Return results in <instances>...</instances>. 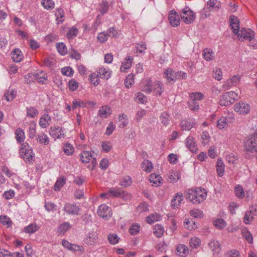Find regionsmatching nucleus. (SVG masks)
<instances>
[{
	"mask_svg": "<svg viewBox=\"0 0 257 257\" xmlns=\"http://www.w3.org/2000/svg\"><path fill=\"white\" fill-rule=\"evenodd\" d=\"M185 197L194 204H199L206 199L207 191L203 188L189 189L185 193Z\"/></svg>",
	"mask_w": 257,
	"mask_h": 257,
	"instance_id": "obj_1",
	"label": "nucleus"
},
{
	"mask_svg": "<svg viewBox=\"0 0 257 257\" xmlns=\"http://www.w3.org/2000/svg\"><path fill=\"white\" fill-rule=\"evenodd\" d=\"M22 158L26 162H32L34 157V153L30 145L26 142L23 143L20 150Z\"/></svg>",
	"mask_w": 257,
	"mask_h": 257,
	"instance_id": "obj_2",
	"label": "nucleus"
},
{
	"mask_svg": "<svg viewBox=\"0 0 257 257\" xmlns=\"http://www.w3.org/2000/svg\"><path fill=\"white\" fill-rule=\"evenodd\" d=\"M238 98V93L234 91H228L224 93L220 99L221 106H228L233 103Z\"/></svg>",
	"mask_w": 257,
	"mask_h": 257,
	"instance_id": "obj_3",
	"label": "nucleus"
},
{
	"mask_svg": "<svg viewBox=\"0 0 257 257\" xmlns=\"http://www.w3.org/2000/svg\"><path fill=\"white\" fill-rule=\"evenodd\" d=\"M245 151L249 152H257V132L249 136L244 143Z\"/></svg>",
	"mask_w": 257,
	"mask_h": 257,
	"instance_id": "obj_4",
	"label": "nucleus"
},
{
	"mask_svg": "<svg viewBox=\"0 0 257 257\" xmlns=\"http://www.w3.org/2000/svg\"><path fill=\"white\" fill-rule=\"evenodd\" d=\"M110 193L111 194L112 197L119 198L126 201L130 200L132 198V195L130 193L120 188L112 187L110 188Z\"/></svg>",
	"mask_w": 257,
	"mask_h": 257,
	"instance_id": "obj_5",
	"label": "nucleus"
},
{
	"mask_svg": "<svg viewBox=\"0 0 257 257\" xmlns=\"http://www.w3.org/2000/svg\"><path fill=\"white\" fill-rule=\"evenodd\" d=\"M92 159L91 164H90L88 168L90 170H93L97 164L96 159L95 158H92L91 153L89 151H83L81 154V160L83 163H88Z\"/></svg>",
	"mask_w": 257,
	"mask_h": 257,
	"instance_id": "obj_6",
	"label": "nucleus"
},
{
	"mask_svg": "<svg viewBox=\"0 0 257 257\" xmlns=\"http://www.w3.org/2000/svg\"><path fill=\"white\" fill-rule=\"evenodd\" d=\"M180 17L184 22L187 24L192 23L195 19V14L188 7H186L181 11Z\"/></svg>",
	"mask_w": 257,
	"mask_h": 257,
	"instance_id": "obj_7",
	"label": "nucleus"
},
{
	"mask_svg": "<svg viewBox=\"0 0 257 257\" xmlns=\"http://www.w3.org/2000/svg\"><path fill=\"white\" fill-rule=\"evenodd\" d=\"M236 35H237L239 40L241 41H243L245 39L251 41L254 38L255 33L250 29H245L242 28L240 31H238V33Z\"/></svg>",
	"mask_w": 257,
	"mask_h": 257,
	"instance_id": "obj_8",
	"label": "nucleus"
},
{
	"mask_svg": "<svg viewBox=\"0 0 257 257\" xmlns=\"http://www.w3.org/2000/svg\"><path fill=\"white\" fill-rule=\"evenodd\" d=\"M67 214L78 215L79 214L80 209L75 203H67L64 204L63 209Z\"/></svg>",
	"mask_w": 257,
	"mask_h": 257,
	"instance_id": "obj_9",
	"label": "nucleus"
},
{
	"mask_svg": "<svg viewBox=\"0 0 257 257\" xmlns=\"http://www.w3.org/2000/svg\"><path fill=\"white\" fill-rule=\"evenodd\" d=\"M98 234L94 231H90L86 234L84 242L89 245H94L98 242Z\"/></svg>",
	"mask_w": 257,
	"mask_h": 257,
	"instance_id": "obj_10",
	"label": "nucleus"
},
{
	"mask_svg": "<svg viewBox=\"0 0 257 257\" xmlns=\"http://www.w3.org/2000/svg\"><path fill=\"white\" fill-rule=\"evenodd\" d=\"M97 213L100 217L106 219L109 218L112 215L111 208L105 204L100 205L98 207Z\"/></svg>",
	"mask_w": 257,
	"mask_h": 257,
	"instance_id": "obj_11",
	"label": "nucleus"
},
{
	"mask_svg": "<svg viewBox=\"0 0 257 257\" xmlns=\"http://www.w3.org/2000/svg\"><path fill=\"white\" fill-rule=\"evenodd\" d=\"M234 107L235 111L240 114H246L250 110L249 105L243 102L235 103Z\"/></svg>",
	"mask_w": 257,
	"mask_h": 257,
	"instance_id": "obj_12",
	"label": "nucleus"
},
{
	"mask_svg": "<svg viewBox=\"0 0 257 257\" xmlns=\"http://www.w3.org/2000/svg\"><path fill=\"white\" fill-rule=\"evenodd\" d=\"M196 124L195 120L189 118L182 120L180 123V126L182 131H190Z\"/></svg>",
	"mask_w": 257,
	"mask_h": 257,
	"instance_id": "obj_13",
	"label": "nucleus"
},
{
	"mask_svg": "<svg viewBox=\"0 0 257 257\" xmlns=\"http://www.w3.org/2000/svg\"><path fill=\"white\" fill-rule=\"evenodd\" d=\"M49 134L54 139H61L65 137L62 128L59 126L51 127L50 129Z\"/></svg>",
	"mask_w": 257,
	"mask_h": 257,
	"instance_id": "obj_14",
	"label": "nucleus"
},
{
	"mask_svg": "<svg viewBox=\"0 0 257 257\" xmlns=\"http://www.w3.org/2000/svg\"><path fill=\"white\" fill-rule=\"evenodd\" d=\"M185 144L187 149H188L191 152L195 153L197 150V145L195 139L189 136L185 140Z\"/></svg>",
	"mask_w": 257,
	"mask_h": 257,
	"instance_id": "obj_15",
	"label": "nucleus"
},
{
	"mask_svg": "<svg viewBox=\"0 0 257 257\" xmlns=\"http://www.w3.org/2000/svg\"><path fill=\"white\" fill-rule=\"evenodd\" d=\"M174 73H175V71L172 68H168L164 70L163 75L164 77L167 80V83L173 84L176 81Z\"/></svg>",
	"mask_w": 257,
	"mask_h": 257,
	"instance_id": "obj_16",
	"label": "nucleus"
},
{
	"mask_svg": "<svg viewBox=\"0 0 257 257\" xmlns=\"http://www.w3.org/2000/svg\"><path fill=\"white\" fill-rule=\"evenodd\" d=\"M169 21L171 25L174 27L180 24V19L178 14L174 10H172L169 14Z\"/></svg>",
	"mask_w": 257,
	"mask_h": 257,
	"instance_id": "obj_17",
	"label": "nucleus"
},
{
	"mask_svg": "<svg viewBox=\"0 0 257 257\" xmlns=\"http://www.w3.org/2000/svg\"><path fill=\"white\" fill-rule=\"evenodd\" d=\"M230 26L233 33L237 35L238 33L239 29V21L238 18L235 16L232 15L230 17Z\"/></svg>",
	"mask_w": 257,
	"mask_h": 257,
	"instance_id": "obj_18",
	"label": "nucleus"
},
{
	"mask_svg": "<svg viewBox=\"0 0 257 257\" xmlns=\"http://www.w3.org/2000/svg\"><path fill=\"white\" fill-rule=\"evenodd\" d=\"M62 245L70 250L81 251L83 250V247L75 244H72L68 241L63 239L62 241Z\"/></svg>",
	"mask_w": 257,
	"mask_h": 257,
	"instance_id": "obj_19",
	"label": "nucleus"
},
{
	"mask_svg": "<svg viewBox=\"0 0 257 257\" xmlns=\"http://www.w3.org/2000/svg\"><path fill=\"white\" fill-rule=\"evenodd\" d=\"M51 121V117L48 114H44L40 118L39 124L41 127L46 128L50 124Z\"/></svg>",
	"mask_w": 257,
	"mask_h": 257,
	"instance_id": "obj_20",
	"label": "nucleus"
},
{
	"mask_svg": "<svg viewBox=\"0 0 257 257\" xmlns=\"http://www.w3.org/2000/svg\"><path fill=\"white\" fill-rule=\"evenodd\" d=\"M153 90L156 96H161L164 91L163 83L160 81H155Z\"/></svg>",
	"mask_w": 257,
	"mask_h": 257,
	"instance_id": "obj_21",
	"label": "nucleus"
},
{
	"mask_svg": "<svg viewBox=\"0 0 257 257\" xmlns=\"http://www.w3.org/2000/svg\"><path fill=\"white\" fill-rule=\"evenodd\" d=\"M97 71L101 78L108 79L110 77L111 71L108 68L101 66L97 69Z\"/></svg>",
	"mask_w": 257,
	"mask_h": 257,
	"instance_id": "obj_22",
	"label": "nucleus"
},
{
	"mask_svg": "<svg viewBox=\"0 0 257 257\" xmlns=\"http://www.w3.org/2000/svg\"><path fill=\"white\" fill-rule=\"evenodd\" d=\"M36 140L40 144L43 145H47L50 142L49 137L43 133L37 134L36 136Z\"/></svg>",
	"mask_w": 257,
	"mask_h": 257,
	"instance_id": "obj_23",
	"label": "nucleus"
},
{
	"mask_svg": "<svg viewBox=\"0 0 257 257\" xmlns=\"http://www.w3.org/2000/svg\"><path fill=\"white\" fill-rule=\"evenodd\" d=\"M176 254L180 256H185L189 252L187 246L183 244H179L176 248Z\"/></svg>",
	"mask_w": 257,
	"mask_h": 257,
	"instance_id": "obj_24",
	"label": "nucleus"
},
{
	"mask_svg": "<svg viewBox=\"0 0 257 257\" xmlns=\"http://www.w3.org/2000/svg\"><path fill=\"white\" fill-rule=\"evenodd\" d=\"M208 246L214 253H218L221 250L220 243L215 239L211 240L208 243Z\"/></svg>",
	"mask_w": 257,
	"mask_h": 257,
	"instance_id": "obj_25",
	"label": "nucleus"
},
{
	"mask_svg": "<svg viewBox=\"0 0 257 257\" xmlns=\"http://www.w3.org/2000/svg\"><path fill=\"white\" fill-rule=\"evenodd\" d=\"M12 57L14 62H20L23 59L22 52L19 49H15L12 53Z\"/></svg>",
	"mask_w": 257,
	"mask_h": 257,
	"instance_id": "obj_26",
	"label": "nucleus"
},
{
	"mask_svg": "<svg viewBox=\"0 0 257 257\" xmlns=\"http://www.w3.org/2000/svg\"><path fill=\"white\" fill-rule=\"evenodd\" d=\"M159 118L161 123L164 126H167L170 124L171 116L167 112H162Z\"/></svg>",
	"mask_w": 257,
	"mask_h": 257,
	"instance_id": "obj_27",
	"label": "nucleus"
},
{
	"mask_svg": "<svg viewBox=\"0 0 257 257\" xmlns=\"http://www.w3.org/2000/svg\"><path fill=\"white\" fill-rule=\"evenodd\" d=\"M98 114L101 118H107L111 114L110 108L106 106H102L98 111Z\"/></svg>",
	"mask_w": 257,
	"mask_h": 257,
	"instance_id": "obj_28",
	"label": "nucleus"
},
{
	"mask_svg": "<svg viewBox=\"0 0 257 257\" xmlns=\"http://www.w3.org/2000/svg\"><path fill=\"white\" fill-rule=\"evenodd\" d=\"M183 198V195L182 193H177L172 200L171 205L174 208H178Z\"/></svg>",
	"mask_w": 257,
	"mask_h": 257,
	"instance_id": "obj_29",
	"label": "nucleus"
},
{
	"mask_svg": "<svg viewBox=\"0 0 257 257\" xmlns=\"http://www.w3.org/2000/svg\"><path fill=\"white\" fill-rule=\"evenodd\" d=\"M133 60V58L131 56L128 57L127 59H125L121 64L120 68V71L125 72L126 70L130 68L132 64Z\"/></svg>",
	"mask_w": 257,
	"mask_h": 257,
	"instance_id": "obj_30",
	"label": "nucleus"
},
{
	"mask_svg": "<svg viewBox=\"0 0 257 257\" xmlns=\"http://www.w3.org/2000/svg\"><path fill=\"white\" fill-rule=\"evenodd\" d=\"M36 123L35 121H31L29 126L28 136L30 139H34L36 136Z\"/></svg>",
	"mask_w": 257,
	"mask_h": 257,
	"instance_id": "obj_31",
	"label": "nucleus"
},
{
	"mask_svg": "<svg viewBox=\"0 0 257 257\" xmlns=\"http://www.w3.org/2000/svg\"><path fill=\"white\" fill-rule=\"evenodd\" d=\"M225 166L221 159H218L216 164V171L219 177H222L224 172Z\"/></svg>",
	"mask_w": 257,
	"mask_h": 257,
	"instance_id": "obj_32",
	"label": "nucleus"
},
{
	"mask_svg": "<svg viewBox=\"0 0 257 257\" xmlns=\"http://www.w3.org/2000/svg\"><path fill=\"white\" fill-rule=\"evenodd\" d=\"M16 91L13 89H9L4 94V96L7 101H12L16 96Z\"/></svg>",
	"mask_w": 257,
	"mask_h": 257,
	"instance_id": "obj_33",
	"label": "nucleus"
},
{
	"mask_svg": "<svg viewBox=\"0 0 257 257\" xmlns=\"http://www.w3.org/2000/svg\"><path fill=\"white\" fill-rule=\"evenodd\" d=\"M16 139L19 143H21L24 141L25 135L24 131L20 128L16 130L15 131Z\"/></svg>",
	"mask_w": 257,
	"mask_h": 257,
	"instance_id": "obj_34",
	"label": "nucleus"
},
{
	"mask_svg": "<svg viewBox=\"0 0 257 257\" xmlns=\"http://www.w3.org/2000/svg\"><path fill=\"white\" fill-rule=\"evenodd\" d=\"M161 179V177L156 174H152L150 176L149 180L150 182L152 183V185L155 187H157L160 185L161 182L160 179Z\"/></svg>",
	"mask_w": 257,
	"mask_h": 257,
	"instance_id": "obj_35",
	"label": "nucleus"
},
{
	"mask_svg": "<svg viewBox=\"0 0 257 257\" xmlns=\"http://www.w3.org/2000/svg\"><path fill=\"white\" fill-rule=\"evenodd\" d=\"M39 226L36 223H32L24 228V231L28 233L32 234L38 231Z\"/></svg>",
	"mask_w": 257,
	"mask_h": 257,
	"instance_id": "obj_36",
	"label": "nucleus"
},
{
	"mask_svg": "<svg viewBox=\"0 0 257 257\" xmlns=\"http://www.w3.org/2000/svg\"><path fill=\"white\" fill-rule=\"evenodd\" d=\"M63 150L65 155L71 156L74 152V148L72 145L67 143L64 145Z\"/></svg>",
	"mask_w": 257,
	"mask_h": 257,
	"instance_id": "obj_37",
	"label": "nucleus"
},
{
	"mask_svg": "<svg viewBox=\"0 0 257 257\" xmlns=\"http://www.w3.org/2000/svg\"><path fill=\"white\" fill-rule=\"evenodd\" d=\"M184 227L189 230L195 229L197 226L192 219H185L184 221Z\"/></svg>",
	"mask_w": 257,
	"mask_h": 257,
	"instance_id": "obj_38",
	"label": "nucleus"
},
{
	"mask_svg": "<svg viewBox=\"0 0 257 257\" xmlns=\"http://www.w3.org/2000/svg\"><path fill=\"white\" fill-rule=\"evenodd\" d=\"M55 15L56 17V21H58V24H59L60 23H62L63 22V18L64 17V12L62 9L58 8L56 9Z\"/></svg>",
	"mask_w": 257,
	"mask_h": 257,
	"instance_id": "obj_39",
	"label": "nucleus"
},
{
	"mask_svg": "<svg viewBox=\"0 0 257 257\" xmlns=\"http://www.w3.org/2000/svg\"><path fill=\"white\" fill-rule=\"evenodd\" d=\"M66 178L64 177H61L58 178L54 186V190L59 191L66 183Z\"/></svg>",
	"mask_w": 257,
	"mask_h": 257,
	"instance_id": "obj_40",
	"label": "nucleus"
},
{
	"mask_svg": "<svg viewBox=\"0 0 257 257\" xmlns=\"http://www.w3.org/2000/svg\"><path fill=\"white\" fill-rule=\"evenodd\" d=\"M141 165L143 170L146 172L150 173L153 169L152 162L148 160H145L142 163Z\"/></svg>",
	"mask_w": 257,
	"mask_h": 257,
	"instance_id": "obj_41",
	"label": "nucleus"
},
{
	"mask_svg": "<svg viewBox=\"0 0 257 257\" xmlns=\"http://www.w3.org/2000/svg\"><path fill=\"white\" fill-rule=\"evenodd\" d=\"M189 243L192 248H197L200 245L201 240L198 237L194 236L190 238Z\"/></svg>",
	"mask_w": 257,
	"mask_h": 257,
	"instance_id": "obj_42",
	"label": "nucleus"
},
{
	"mask_svg": "<svg viewBox=\"0 0 257 257\" xmlns=\"http://www.w3.org/2000/svg\"><path fill=\"white\" fill-rule=\"evenodd\" d=\"M41 5L47 10H51L54 8L55 4L52 0H43Z\"/></svg>",
	"mask_w": 257,
	"mask_h": 257,
	"instance_id": "obj_43",
	"label": "nucleus"
},
{
	"mask_svg": "<svg viewBox=\"0 0 257 257\" xmlns=\"http://www.w3.org/2000/svg\"><path fill=\"white\" fill-rule=\"evenodd\" d=\"M203 56L204 59L209 61L212 60L214 57V53L210 49H206L203 52Z\"/></svg>",
	"mask_w": 257,
	"mask_h": 257,
	"instance_id": "obj_44",
	"label": "nucleus"
},
{
	"mask_svg": "<svg viewBox=\"0 0 257 257\" xmlns=\"http://www.w3.org/2000/svg\"><path fill=\"white\" fill-rule=\"evenodd\" d=\"M213 225L218 229H222L227 225L226 222L222 218H218L213 221Z\"/></svg>",
	"mask_w": 257,
	"mask_h": 257,
	"instance_id": "obj_45",
	"label": "nucleus"
},
{
	"mask_svg": "<svg viewBox=\"0 0 257 257\" xmlns=\"http://www.w3.org/2000/svg\"><path fill=\"white\" fill-rule=\"evenodd\" d=\"M39 112L34 107H27V115L31 118H34L38 115Z\"/></svg>",
	"mask_w": 257,
	"mask_h": 257,
	"instance_id": "obj_46",
	"label": "nucleus"
},
{
	"mask_svg": "<svg viewBox=\"0 0 257 257\" xmlns=\"http://www.w3.org/2000/svg\"><path fill=\"white\" fill-rule=\"evenodd\" d=\"M152 80L150 78L147 79L145 80L146 84L143 87L142 90L147 93H151L153 88L152 86Z\"/></svg>",
	"mask_w": 257,
	"mask_h": 257,
	"instance_id": "obj_47",
	"label": "nucleus"
},
{
	"mask_svg": "<svg viewBox=\"0 0 257 257\" xmlns=\"http://www.w3.org/2000/svg\"><path fill=\"white\" fill-rule=\"evenodd\" d=\"M207 6L210 10H217L220 7V4L217 0H209L207 2Z\"/></svg>",
	"mask_w": 257,
	"mask_h": 257,
	"instance_id": "obj_48",
	"label": "nucleus"
},
{
	"mask_svg": "<svg viewBox=\"0 0 257 257\" xmlns=\"http://www.w3.org/2000/svg\"><path fill=\"white\" fill-rule=\"evenodd\" d=\"M234 192L236 197L238 198H242L244 197L245 193L242 187L237 185L234 188Z\"/></svg>",
	"mask_w": 257,
	"mask_h": 257,
	"instance_id": "obj_49",
	"label": "nucleus"
},
{
	"mask_svg": "<svg viewBox=\"0 0 257 257\" xmlns=\"http://www.w3.org/2000/svg\"><path fill=\"white\" fill-rule=\"evenodd\" d=\"M78 33V30L75 27H71L69 29L68 33H67L66 36L68 39H73L76 37Z\"/></svg>",
	"mask_w": 257,
	"mask_h": 257,
	"instance_id": "obj_50",
	"label": "nucleus"
},
{
	"mask_svg": "<svg viewBox=\"0 0 257 257\" xmlns=\"http://www.w3.org/2000/svg\"><path fill=\"white\" fill-rule=\"evenodd\" d=\"M56 47L58 50V52L61 55H65L67 53V49L65 44L63 43H58Z\"/></svg>",
	"mask_w": 257,
	"mask_h": 257,
	"instance_id": "obj_51",
	"label": "nucleus"
},
{
	"mask_svg": "<svg viewBox=\"0 0 257 257\" xmlns=\"http://www.w3.org/2000/svg\"><path fill=\"white\" fill-rule=\"evenodd\" d=\"M99 77V74L97 71L96 72H94L90 75V80L92 84L96 86L98 85L100 82Z\"/></svg>",
	"mask_w": 257,
	"mask_h": 257,
	"instance_id": "obj_52",
	"label": "nucleus"
},
{
	"mask_svg": "<svg viewBox=\"0 0 257 257\" xmlns=\"http://www.w3.org/2000/svg\"><path fill=\"white\" fill-rule=\"evenodd\" d=\"M164 230L161 225H156L154 226L153 229L154 234L158 237L162 236L164 233Z\"/></svg>",
	"mask_w": 257,
	"mask_h": 257,
	"instance_id": "obj_53",
	"label": "nucleus"
},
{
	"mask_svg": "<svg viewBox=\"0 0 257 257\" xmlns=\"http://www.w3.org/2000/svg\"><path fill=\"white\" fill-rule=\"evenodd\" d=\"M140 226L139 224L135 223L132 224L129 228V232L131 235L137 234L140 231Z\"/></svg>",
	"mask_w": 257,
	"mask_h": 257,
	"instance_id": "obj_54",
	"label": "nucleus"
},
{
	"mask_svg": "<svg viewBox=\"0 0 257 257\" xmlns=\"http://www.w3.org/2000/svg\"><path fill=\"white\" fill-rule=\"evenodd\" d=\"M109 242L111 244H117L119 240V237L115 233H110L107 236Z\"/></svg>",
	"mask_w": 257,
	"mask_h": 257,
	"instance_id": "obj_55",
	"label": "nucleus"
},
{
	"mask_svg": "<svg viewBox=\"0 0 257 257\" xmlns=\"http://www.w3.org/2000/svg\"><path fill=\"white\" fill-rule=\"evenodd\" d=\"M191 100L196 101L201 100L204 98V95L201 92H193L190 94Z\"/></svg>",
	"mask_w": 257,
	"mask_h": 257,
	"instance_id": "obj_56",
	"label": "nucleus"
},
{
	"mask_svg": "<svg viewBox=\"0 0 257 257\" xmlns=\"http://www.w3.org/2000/svg\"><path fill=\"white\" fill-rule=\"evenodd\" d=\"M132 184V179L129 176H125L120 181L119 185L123 187H127Z\"/></svg>",
	"mask_w": 257,
	"mask_h": 257,
	"instance_id": "obj_57",
	"label": "nucleus"
},
{
	"mask_svg": "<svg viewBox=\"0 0 257 257\" xmlns=\"http://www.w3.org/2000/svg\"><path fill=\"white\" fill-rule=\"evenodd\" d=\"M161 216L157 213L153 214L147 217L146 221L148 223L152 224L160 219Z\"/></svg>",
	"mask_w": 257,
	"mask_h": 257,
	"instance_id": "obj_58",
	"label": "nucleus"
},
{
	"mask_svg": "<svg viewBox=\"0 0 257 257\" xmlns=\"http://www.w3.org/2000/svg\"><path fill=\"white\" fill-rule=\"evenodd\" d=\"M253 214L252 210L245 212L243 218V222L245 224H250L252 220Z\"/></svg>",
	"mask_w": 257,
	"mask_h": 257,
	"instance_id": "obj_59",
	"label": "nucleus"
},
{
	"mask_svg": "<svg viewBox=\"0 0 257 257\" xmlns=\"http://www.w3.org/2000/svg\"><path fill=\"white\" fill-rule=\"evenodd\" d=\"M134 83V76L133 74H129L126 77L124 85L127 88H130L132 86V84Z\"/></svg>",
	"mask_w": 257,
	"mask_h": 257,
	"instance_id": "obj_60",
	"label": "nucleus"
},
{
	"mask_svg": "<svg viewBox=\"0 0 257 257\" xmlns=\"http://www.w3.org/2000/svg\"><path fill=\"white\" fill-rule=\"evenodd\" d=\"M180 178L179 173L176 171L170 172L169 179L172 182H176Z\"/></svg>",
	"mask_w": 257,
	"mask_h": 257,
	"instance_id": "obj_61",
	"label": "nucleus"
},
{
	"mask_svg": "<svg viewBox=\"0 0 257 257\" xmlns=\"http://www.w3.org/2000/svg\"><path fill=\"white\" fill-rule=\"evenodd\" d=\"M201 143L204 145L208 144L210 141V137L208 132H204L201 135Z\"/></svg>",
	"mask_w": 257,
	"mask_h": 257,
	"instance_id": "obj_62",
	"label": "nucleus"
},
{
	"mask_svg": "<svg viewBox=\"0 0 257 257\" xmlns=\"http://www.w3.org/2000/svg\"><path fill=\"white\" fill-rule=\"evenodd\" d=\"M227 119L224 117H221L217 120V126L221 130L225 128L227 126Z\"/></svg>",
	"mask_w": 257,
	"mask_h": 257,
	"instance_id": "obj_63",
	"label": "nucleus"
},
{
	"mask_svg": "<svg viewBox=\"0 0 257 257\" xmlns=\"http://www.w3.org/2000/svg\"><path fill=\"white\" fill-rule=\"evenodd\" d=\"M70 224L68 222H64L61 224L58 228V231L60 233H64L70 228Z\"/></svg>",
	"mask_w": 257,
	"mask_h": 257,
	"instance_id": "obj_64",
	"label": "nucleus"
}]
</instances>
